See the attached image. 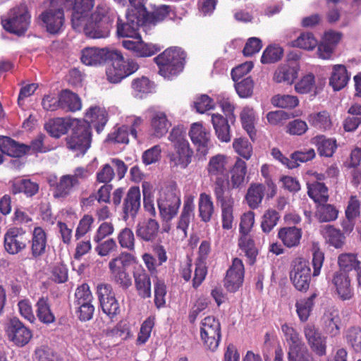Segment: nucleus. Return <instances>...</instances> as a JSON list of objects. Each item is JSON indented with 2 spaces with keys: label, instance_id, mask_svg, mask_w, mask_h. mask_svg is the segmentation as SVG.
Segmentation results:
<instances>
[{
  "label": "nucleus",
  "instance_id": "nucleus-2",
  "mask_svg": "<svg viewBox=\"0 0 361 361\" xmlns=\"http://www.w3.org/2000/svg\"><path fill=\"white\" fill-rule=\"evenodd\" d=\"M80 60L82 63L90 66L111 62V66L109 67L106 71L107 80L111 83L120 82L139 68L136 61L133 59L125 60L120 51L107 47L84 48L81 51Z\"/></svg>",
  "mask_w": 361,
  "mask_h": 361
},
{
  "label": "nucleus",
  "instance_id": "nucleus-48",
  "mask_svg": "<svg viewBox=\"0 0 361 361\" xmlns=\"http://www.w3.org/2000/svg\"><path fill=\"white\" fill-rule=\"evenodd\" d=\"M174 13L173 8L168 5H160L157 6L152 13L147 11L146 16V25H155L156 23L164 20L171 13Z\"/></svg>",
  "mask_w": 361,
  "mask_h": 361
},
{
  "label": "nucleus",
  "instance_id": "nucleus-37",
  "mask_svg": "<svg viewBox=\"0 0 361 361\" xmlns=\"http://www.w3.org/2000/svg\"><path fill=\"white\" fill-rule=\"evenodd\" d=\"M266 187L260 183H252L245 195V200L250 209H257L264 196Z\"/></svg>",
  "mask_w": 361,
  "mask_h": 361
},
{
  "label": "nucleus",
  "instance_id": "nucleus-13",
  "mask_svg": "<svg viewBox=\"0 0 361 361\" xmlns=\"http://www.w3.org/2000/svg\"><path fill=\"white\" fill-rule=\"evenodd\" d=\"M101 308L104 314L113 319L120 312V305L109 284H99L97 291Z\"/></svg>",
  "mask_w": 361,
  "mask_h": 361
},
{
  "label": "nucleus",
  "instance_id": "nucleus-8",
  "mask_svg": "<svg viewBox=\"0 0 361 361\" xmlns=\"http://www.w3.org/2000/svg\"><path fill=\"white\" fill-rule=\"evenodd\" d=\"M134 259L135 257L132 254L122 252L109 263V268L113 281L123 290H127L132 285L131 277L126 269Z\"/></svg>",
  "mask_w": 361,
  "mask_h": 361
},
{
  "label": "nucleus",
  "instance_id": "nucleus-61",
  "mask_svg": "<svg viewBox=\"0 0 361 361\" xmlns=\"http://www.w3.org/2000/svg\"><path fill=\"white\" fill-rule=\"evenodd\" d=\"M283 56V50L281 47L269 46L263 51L261 62L264 64L271 63L278 61Z\"/></svg>",
  "mask_w": 361,
  "mask_h": 361
},
{
  "label": "nucleus",
  "instance_id": "nucleus-33",
  "mask_svg": "<svg viewBox=\"0 0 361 361\" xmlns=\"http://www.w3.org/2000/svg\"><path fill=\"white\" fill-rule=\"evenodd\" d=\"M228 121H230V119L221 114H216L212 116V123L216 135L221 142H228L231 139Z\"/></svg>",
  "mask_w": 361,
  "mask_h": 361
},
{
  "label": "nucleus",
  "instance_id": "nucleus-24",
  "mask_svg": "<svg viewBox=\"0 0 361 361\" xmlns=\"http://www.w3.org/2000/svg\"><path fill=\"white\" fill-rule=\"evenodd\" d=\"M26 245L21 229L11 228L7 231L4 235V247L9 254H17L24 250Z\"/></svg>",
  "mask_w": 361,
  "mask_h": 361
},
{
  "label": "nucleus",
  "instance_id": "nucleus-54",
  "mask_svg": "<svg viewBox=\"0 0 361 361\" xmlns=\"http://www.w3.org/2000/svg\"><path fill=\"white\" fill-rule=\"evenodd\" d=\"M271 102L274 106L282 109H293L299 103L297 97L289 94L275 95L271 98Z\"/></svg>",
  "mask_w": 361,
  "mask_h": 361
},
{
  "label": "nucleus",
  "instance_id": "nucleus-23",
  "mask_svg": "<svg viewBox=\"0 0 361 361\" xmlns=\"http://www.w3.org/2000/svg\"><path fill=\"white\" fill-rule=\"evenodd\" d=\"M231 180L226 186V190L230 193V189L241 190L245 186V176L247 173V164L245 161L238 158L230 170Z\"/></svg>",
  "mask_w": 361,
  "mask_h": 361
},
{
  "label": "nucleus",
  "instance_id": "nucleus-49",
  "mask_svg": "<svg viewBox=\"0 0 361 361\" xmlns=\"http://www.w3.org/2000/svg\"><path fill=\"white\" fill-rule=\"evenodd\" d=\"M318 44L317 39L312 32H302L295 40L290 42V46L305 50H313Z\"/></svg>",
  "mask_w": 361,
  "mask_h": 361
},
{
  "label": "nucleus",
  "instance_id": "nucleus-20",
  "mask_svg": "<svg viewBox=\"0 0 361 361\" xmlns=\"http://www.w3.org/2000/svg\"><path fill=\"white\" fill-rule=\"evenodd\" d=\"M216 202L221 204L222 228L229 230L233 226L234 200L228 192L214 194Z\"/></svg>",
  "mask_w": 361,
  "mask_h": 361
},
{
  "label": "nucleus",
  "instance_id": "nucleus-32",
  "mask_svg": "<svg viewBox=\"0 0 361 361\" xmlns=\"http://www.w3.org/2000/svg\"><path fill=\"white\" fill-rule=\"evenodd\" d=\"M350 75L348 73L344 65L334 66L331 75L329 78V85L334 91H339L344 88L350 80Z\"/></svg>",
  "mask_w": 361,
  "mask_h": 361
},
{
  "label": "nucleus",
  "instance_id": "nucleus-52",
  "mask_svg": "<svg viewBox=\"0 0 361 361\" xmlns=\"http://www.w3.org/2000/svg\"><path fill=\"white\" fill-rule=\"evenodd\" d=\"M279 219L280 215L278 212L272 209L267 210L262 216L261 222L263 232L269 233L276 226Z\"/></svg>",
  "mask_w": 361,
  "mask_h": 361
},
{
  "label": "nucleus",
  "instance_id": "nucleus-28",
  "mask_svg": "<svg viewBox=\"0 0 361 361\" xmlns=\"http://www.w3.org/2000/svg\"><path fill=\"white\" fill-rule=\"evenodd\" d=\"M171 126V121L166 114L162 111H155L151 117L150 130L152 135L157 138L165 135Z\"/></svg>",
  "mask_w": 361,
  "mask_h": 361
},
{
  "label": "nucleus",
  "instance_id": "nucleus-60",
  "mask_svg": "<svg viewBox=\"0 0 361 361\" xmlns=\"http://www.w3.org/2000/svg\"><path fill=\"white\" fill-rule=\"evenodd\" d=\"M235 151L246 160H248L252 154V147L250 142L245 138L235 139L233 142Z\"/></svg>",
  "mask_w": 361,
  "mask_h": 361
},
{
  "label": "nucleus",
  "instance_id": "nucleus-17",
  "mask_svg": "<svg viewBox=\"0 0 361 361\" xmlns=\"http://www.w3.org/2000/svg\"><path fill=\"white\" fill-rule=\"evenodd\" d=\"M173 147V151L169 154L170 166L180 169L187 168L191 163L194 154L189 142H183Z\"/></svg>",
  "mask_w": 361,
  "mask_h": 361
},
{
  "label": "nucleus",
  "instance_id": "nucleus-46",
  "mask_svg": "<svg viewBox=\"0 0 361 361\" xmlns=\"http://www.w3.org/2000/svg\"><path fill=\"white\" fill-rule=\"evenodd\" d=\"M298 75V68L295 66L283 65L278 68L274 76L276 82L292 84Z\"/></svg>",
  "mask_w": 361,
  "mask_h": 361
},
{
  "label": "nucleus",
  "instance_id": "nucleus-38",
  "mask_svg": "<svg viewBox=\"0 0 361 361\" xmlns=\"http://www.w3.org/2000/svg\"><path fill=\"white\" fill-rule=\"evenodd\" d=\"M321 232L330 245L337 249L343 246L345 237L341 230L333 226L326 225L322 227Z\"/></svg>",
  "mask_w": 361,
  "mask_h": 361
},
{
  "label": "nucleus",
  "instance_id": "nucleus-57",
  "mask_svg": "<svg viewBox=\"0 0 361 361\" xmlns=\"http://www.w3.org/2000/svg\"><path fill=\"white\" fill-rule=\"evenodd\" d=\"M154 305L157 308L160 309L166 305V286L164 281L157 278L154 282Z\"/></svg>",
  "mask_w": 361,
  "mask_h": 361
},
{
  "label": "nucleus",
  "instance_id": "nucleus-21",
  "mask_svg": "<svg viewBox=\"0 0 361 361\" xmlns=\"http://www.w3.org/2000/svg\"><path fill=\"white\" fill-rule=\"evenodd\" d=\"M135 39V40L124 39L122 42V44L125 49L133 51V54L137 57H149L157 54L160 50L157 45L143 42L140 36Z\"/></svg>",
  "mask_w": 361,
  "mask_h": 361
},
{
  "label": "nucleus",
  "instance_id": "nucleus-30",
  "mask_svg": "<svg viewBox=\"0 0 361 361\" xmlns=\"http://www.w3.org/2000/svg\"><path fill=\"white\" fill-rule=\"evenodd\" d=\"M302 234L301 228L296 226H286L279 229L277 236L285 246L290 248L299 245Z\"/></svg>",
  "mask_w": 361,
  "mask_h": 361
},
{
  "label": "nucleus",
  "instance_id": "nucleus-59",
  "mask_svg": "<svg viewBox=\"0 0 361 361\" xmlns=\"http://www.w3.org/2000/svg\"><path fill=\"white\" fill-rule=\"evenodd\" d=\"M128 130L129 128L126 126L119 127L113 133H109L105 141L109 143L128 144L129 142Z\"/></svg>",
  "mask_w": 361,
  "mask_h": 361
},
{
  "label": "nucleus",
  "instance_id": "nucleus-7",
  "mask_svg": "<svg viewBox=\"0 0 361 361\" xmlns=\"http://www.w3.org/2000/svg\"><path fill=\"white\" fill-rule=\"evenodd\" d=\"M30 15L27 6L21 4L10 10L8 17L1 19V24L7 32L18 36L23 35L29 27Z\"/></svg>",
  "mask_w": 361,
  "mask_h": 361
},
{
  "label": "nucleus",
  "instance_id": "nucleus-31",
  "mask_svg": "<svg viewBox=\"0 0 361 361\" xmlns=\"http://www.w3.org/2000/svg\"><path fill=\"white\" fill-rule=\"evenodd\" d=\"M72 121L68 118H56L47 122L44 128L51 137L59 138L72 128Z\"/></svg>",
  "mask_w": 361,
  "mask_h": 361
},
{
  "label": "nucleus",
  "instance_id": "nucleus-26",
  "mask_svg": "<svg viewBox=\"0 0 361 361\" xmlns=\"http://www.w3.org/2000/svg\"><path fill=\"white\" fill-rule=\"evenodd\" d=\"M133 278L138 295L142 299L151 298V279L146 270L142 267L135 268L133 271Z\"/></svg>",
  "mask_w": 361,
  "mask_h": 361
},
{
  "label": "nucleus",
  "instance_id": "nucleus-9",
  "mask_svg": "<svg viewBox=\"0 0 361 361\" xmlns=\"http://www.w3.org/2000/svg\"><path fill=\"white\" fill-rule=\"evenodd\" d=\"M290 279L296 290L306 292L311 281V269L309 262L298 257L293 261L290 271Z\"/></svg>",
  "mask_w": 361,
  "mask_h": 361
},
{
  "label": "nucleus",
  "instance_id": "nucleus-35",
  "mask_svg": "<svg viewBox=\"0 0 361 361\" xmlns=\"http://www.w3.org/2000/svg\"><path fill=\"white\" fill-rule=\"evenodd\" d=\"M159 229V223L149 219L147 222L137 224L136 235L146 242L153 241L157 236Z\"/></svg>",
  "mask_w": 361,
  "mask_h": 361
},
{
  "label": "nucleus",
  "instance_id": "nucleus-14",
  "mask_svg": "<svg viewBox=\"0 0 361 361\" xmlns=\"http://www.w3.org/2000/svg\"><path fill=\"white\" fill-rule=\"evenodd\" d=\"M180 203V196L173 190L161 193L157 200L161 216L166 221H171L178 214Z\"/></svg>",
  "mask_w": 361,
  "mask_h": 361
},
{
  "label": "nucleus",
  "instance_id": "nucleus-58",
  "mask_svg": "<svg viewBox=\"0 0 361 361\" xmlns=\"http://www.w3.org/2000/svg\"><path fill=\"white\" fill-rule=\"evenodd\" d=\"M348 343L357 353H361V328L352 326L346 332Z\"/></svg>",
  "mask_w": 361,
  "mask_h": 361
},
{
  "label": "nucleus",
  "instance_id": "nucleus-50",
  "mask_svg": "<svg viewBox=\"0 0 361 361\" xmlns=\"http://www.w3.org/2000/svg\"><path fill=\"white\" fill-rule=\"evenodd\" d=\"M316 296L317 295L314 293L307 298L301 299L296 302L295 307L297 313L302 322L307 321L310 317V312L314 305V300Z\"/></svg>",
  "mask_w": 361,
  "mask_h": 361
},
{
  "label": "nucleus",
  "instance_id": "nucleus-6",
  "mask_svg": "<svg viewBox=\"0 0 361 361\" xmlns=\"http://www.w3.org/2000/svg\"><path fill=\"white\" fill-rule=\"evenodd\" d=\"M226 157L216 154L210 158L207 166L208 176L214 182V193L228 192L226 186L229 183L228 170L226 167Z\"/></svg>",
  "mask_w": 361,
  "mask_h": 361
},
{
  "label": "nucleus",
  "instance_id": "nucleus-15",
  "mask_svg": "<svg viewBox=\"0 0 361 361\" xmlns=\"http://www.w3.org/2000/svg\"><path fill=\"white\" fill-rule=\"evenodd\" d=\"M244 278V265L241 259L234 258L226 271L224 286L228 291L235 293L242 286Z\"/></svg>",
  "mask_w": 361,
  "mask_h": 361
},
{
  "label": "nucleus",
  "instance_id": "nucleus-18",
  "mask_svg": "<svg viewBox=\"0 0 361 361\" xmlns=\"http://www.w3.org/2000/svg\"><path fill=\"white\" fill-rule=\"evenodd\" d=\"M189 136L192 143L197 146V152L205 156L208 153L210 145L211 134L200 123H194L189 130Z\"/></svg>",
  "mask_w": 361,
  "mask_h": 361
},
{
  "label": "nucleus",
  "instance_id": "nucleus-42",
  "mask_svg": "<svg viewBox=\"0 0 361 361\" xmlns=\"http://www.w3.org/2000/svg\"><path fill=\"white\" fill-rule=\"evenodd\" d=\"M2 145L6 154L12 157H22L28 153L27 145L20 144L9 137L4 136Z\"/></svg>",
  "mask_w": 361,
  "mask_h": 361
},
{
  "label": "nucleus",
  "instance_id": "nucleus-56",
  "mask_svg": "<svg viewBox=\"0 0 361 361\" xmlns=\"http://www.w3.org/2000/svg\"><path fill=\"white\" fill-rule=\"evenodd\" d=\"M315 152L314 149H309L306 151H295L290 155V169L297 168L300 163H305L313 159L315 157Z\"/></svg>",
  "mask_w": 361,
  "mask_h": 361
},
{
  "label": "nucleus",
  "instance_id": "nucleus-4",
  "mask_svg": "<svg viewBox=\"0 0 361 361\" xmlns=\"http://www.w3.org/2000/svg\"><path fill=\"white\" fill-rule=\"evenodd\" d=\"M186 53L179 47H171L156 56L154 60L159 67V73L165 79L173 80L185 66Z\"/></svg>",
  "mask_w": 361,
  "mask_h": 361
},
{
  "label": "nucleus",
  "instance_id": "nucleus-1",
  "mask_svg": "<svg viewBox=\"0 0 361 361\" xmlns=\"http://www.w3.org/2000/svg\"><path fill=\"white\" fill-rule=\"evenodd\" d=\"M49 6L38 17L40 26L49 34L57 35L64 30V10L71 11L74 29L82 25L84 18L94 6L95 0H48Z\"/></svg>",
  "mask_w": 361,
  "mask_h": 361
},
{
  "label": "nucleus",
  "instance_id": "nucleus-63",
  "mask_svg": "<svg viewBox=\"0 0 361 361\" xmlns=\"http://www.w3.org/2000/svg\"><path fill=\"white\" fill-rule=\"evenodd\" d=\"M238 245L240 249L245 252V256L249 259L250 264L255 263L257 255V249L251 239H240Z\"/></svg>",
  "mask_w": 361,
  "mask_h": 361
},
{
  "label": "nucleus",
  "instance_id": "nucleus-11",
  "mask_svg": "<svg viewBox=\"0 0 361 361\" xmlns=\"http://www.w3.org/2000/svg\"><path fill=\"white\" fill-rule=\"evenodd\" d=\"M5 334L8 341L19 348L26 345L32 338V331L17 317L9 319Z\"/></svg>",
  "mask_w": 361,
  "mask_h": 361
},
{
  "label": "nucleus",
  "instance_id": "nucleus-44",
  "mask_svg": "<svg viewBox=\"0 0 361 361\" xmlns=\"http://www.w3.org/2000/svg\"><path fill=\"white\" fill-rule=\"evenodd\" d=\"M308 196L317 203H326L329 200L328 188L319 181L308 185Z\"/></svg>",
  "mask_w": 361,
  "mask_h": 361
},
{
  "label": "nucleus",
  "instance_id": "nucleus-19",
  "mask_svg": "<svg viewBox=\"0 0 361 361\" xmlns=\"http://www.w3.org/2000/svg\"><path fill=\"white\" fill-rule=\"evenodd\" d=\"M305 338L311 350L317 355L323 356L326 354V338L314 325L307 324L304 329Z\"/></svg>",
  "mask_w": 361,
  "mask_h": 361
},
{
  "label": "nucleus",
  "instance_id": "nucleus-27",
  "mask_svg": "<svg viewBox=\"0 0 361 361\" xmlns=\"http://www.w3.org/2000/svg\"><path fill=\"white\" fill-rule=\"evenodd\" d=\"M47 246V235L44 230L40 227H35L31 239V254L33 258L42 257L46 252Z\"/></svg>",
  "mask_w": 361,
  "mask_h": 361
},
{
  "label": "nucleus",
  "instance_id": "nucleus-51",
  "mask_svg": "<svg viewBox=\"0 0 361 361\" xmlns=\"http://www.w3.org/2000/svg\"><path fill=\"white\" fill-rule=\"evenodd\" d=\"M338 263L341 269L340 271L347 273L353 269H357L360 267V262L357 257L351 253H343L338 256Z\"/></svg>",
  "mask_w": 361,
  "mask_h": 361
},
{
  "label": "nucleus",
  "instance_id": "nucleus-47",
  "mask_svg": "<svg viewBox=\"0 0 361 361\" xmlns=\"http://www.w3.org/2000/svg\"><path fill=\"white\" fill-rule=\"evenodd\" d=\"M240 120L243 128L253 140L256 135L255 128V113L253 109L249 107L244 108L240 115Z\"/></svg>",
  "mask_w": 361,
  "mask_h": 361
},
{
  "label": "nucleus",
  "instance_id": "nucleus-62",
  "mask_svg": "<svg viewBox=\"0 0 361 361\" xmlns=\"http://www.w3.org/2000/svg\"><path fill=\"white\" fill-rule=\"evenodd\" d=\"M118 240L121 247L130 251L135 249V238L133 232L129 228H125L119 233Z\"/></svg>",
  "mask_w": 361,
  "mask_h": 361
},
{
  "label": "nucleus",
  "instance_id": "nucleus-39",
  "mask_svg": "<svg viewBox=\"0 0 361 361\" xmlns=\"http://www.w3.org/2000/svg\"><path fill=\"white\" fill-rule=\"evenodd\" d=\"M36 314L41 322L49 325L55 322V316L51 310L47 298H39L36 303Z\"/></svg>",
  "mask_w": 361,
  "mask_h": 361
},
{
  "label": "nucleus",
  "instance_id": "nucleus-22",
  "mask_svg": "<svg viewBox=\"0 0 361 361\" xmlns=\"http://www.w3.org/2000/svg\"><path fill=\"white\" fill-rule=\"evenodd\" d=\"M281 331L288 345V355L308 350L300 334L288 324L281 325Z\"/></svg>",
  "mask_w": 361,
  "mask_h": 361
},
{
  "label": "nucleus",
  "instance_id": "nucleus-43",
  "mask_svg": "<svg viewBox=\"0 0 361 361\" xmlns=\"http://www.w3.org/2000/svg\"><path fill=\"white\" fill-rule=\"evenodd\" d=\"M79 184V180L73 178L71 175H63L56 185L54 196L55 197H66L71 194L73 188Z\"/></svg>",
  "mask_w": 361,
  "mask_h": 361
},
{
  "label": "nucleus",
  "instance_id": "nucleus-29",
  "mask_svg": "<svg viewBox=\"0 0 361 361\" xmlns=\"http://www.w3.org/2000/svg\"><path fill=\"white\" fill-rule=\"evenodd\" d=\"M39 189V184L30 179L16 178L11 182V192L13 195L23 193L27 197H32L38 193Z\"/></svg>",
  "mask_w": 361,
  "mask_h": 361
},
{
  "label": "nucleus",
  "instance_id": "nucleus-10",
  "mask_svg": "<svg viewBox=\"0 0 361 361\" xmlns=\"http://www.w3.org/2000/svg\"><path fill=\"white\" fill-rule=\"evenodd\" d=\"M200 336L205 347L215 351L221 338L219 321L212 316L206 317L201 322Z\"/></svg>",
  "mask_w": 361,
  "mask_h": 361
},
{
  "label": "nucleus",
  "instance_id": "nucleus-53",
  "mask_svg": "<svg viewBox=\"0 0 361 361\" xmlns=\"http://www.w3.org/2000/svg\"><path fill=\"white\" fill-rule=\"evenodd\" d=\"M338 212L336 208L329 204L320 203L317 209L318 219L322 222L334 221L338 217Z\"/></svg>",
  "mask_w": 361,
  "mask_h": 361
},
{
  "label": "nucleus",
  "instance_id": "nucleus-3",
  "mask_svg": "<svg viewBox=\"0 0 361 361\" xmlns=\"http://www.w3.org/2000/svg\"><path fill=\"white\" fill-rule=\"evenodd\" d=\"M85 116L90 121L73 119L71 134L66 138V147L76 157H83L91 147L92 123L97 133H100L108 121L106 111L99 106H91Z\"/></svg>",
  "mask_w": 361,
  "mask_h": 361
},
{
  "label": "nucleus",
  "instance_id": "nucleus-16",
  "mask_svg": "<svg viewBox=\"0 0 361 361\" xmlns=\"http://www.w3.org/2000/svg\"><path fill=\"white\" fill-rule=\"evenodd\" d=\"M141 205V195L138 186L130 187L123 199L122 205L123 219L127 221L137 216Z\"/></svg>",
  "mask_w": 361,
  "mask_h": 361
},
{
  "label": "nucleus",
  "instance_id": "nucleus-34",
  "mask_svg": "<svg viewBox=\"0 0 361 361\" xmlns=\"http://www.w3.org/2000/svg\"><path fill=\"white\" fill-rule=\"evenodd\" d=\"M311 142L317 147V152L321 157H331L337 148L336 140L327 138L324 135H317L313 137Z\"/></svg>",
  "mask_w": 361,
  "mask_h": 361
},
{
  "label": "nucleus",
  "instance_id": "nucleus-41",
  "mask_svg": "<svg viewBox=\"0 0 361 361\" xmlns=\"http://www.w3.org/2000/svg\"><path fill=\"white\" fill-rule=\"evenodd\" d=\"M199 215L203 222H209L214 212V203L209 195L201 193L198 202Z\"/></svg>",
  "mask_w": 361,
  "mask_h": 361
},
{
  "label": "nucleus",
  "instance_id": "nucleus-12",
  "mask_svg": "<svg viewBox=\"0 0 361 361\" xmlns=\"http://www.w3.org/2000/svg\"><path fill=\"white\" fill-rule=\"evenodd\" d=\"M146 16L137 14L133 11H128L126 13V21L123 22L118 17L116 25V33L119 37L136 38L139 35L137 31L140 27L146 25Z\"/></svg>",
  "mask_w": 361,
  "mask_h": 361
},
{
  "label": "nucleus",
  "instance_id": "nucleus-45",
  "mask_svg": "<svg viewBox=\"0 0 361 361\" xmlns=\"http://www.w3.org/2000/svg\"><path fill=\"white\" fill-rule=\"evenodd\" d=\"M308 121L311 126L321 130H329L332 126L329 113L326 111L310 114Z\"/></svg>",
  "mask_w": 361,
  "mask_h": 361
},
{
  "label": "nucleus",
  "instance_id": "nucleus-36",
  "mask_svg": "<svg viewBox=\"0 0 361 361\" xmlns=\"http://www.w3.org/2000/svg\"><path fill=\"white\" fill-rule=\"evenodd\" d=\"M61 109L66 111H76L82 107L81 100L78 95L69 90H63L59 94Z\"/></svg>",
  "mask_w": 361,
  "mask_h": 361
},
{
  "label": "nucleus",
  "instance_id": "nucleus-40",
  "mask_svg": "<svg viewBox=\"0 0 361 361\" xmlns=\"http://www.w3.org/2000/svg\"><path fill=\"white\" fill-rule=\"evenodd\" d=\"M195 204L192 198H188L184 201L183 208L181 212L176 228L183 232L184 236L187 235L190 219L194 216Z\"/></svg>",
  "mask_w": 361,
  "mask_h": 361
},
{
  "label": "nucleus",
  "instance_id": "nucleus-25",
  "mask_svg": "<svg viewBox=\"0 0 361 361\" xmlns=\"http://www.w3.org/2000/svg\"><path fill=\"white\" fill-rule=\"evenodd\" d=\"M331 281L341 300H348L353 298V290L351 288L350 281L347 273L342 271H336Z\"/></svg>",
  "mask_w": 361,
  "mask_h": 361
},
{
  "label": "nucleus",
  "instance_id": "nucleus-55",
  "mask_svg": "<svg viewBox=\"0 0 361 361\" xmlns=\"http://www.w3.org/2000/svg\"><path fill=\"white\" fill-rule=\"evenodd\" d=\"M235 89L241 98L250 97L253 94L254 82L250 76L235 82Z\"/></svg>",
  "mask_w": 361,
  "mask_h": 361
},
{
  "label": "nucleus",
  "instance_id": "nucleus-64",
  "mask_svg": "<svg viewBox=\"0 0 361 361\" xmlns=\"http://www.w3.org/2000/svg\"><path fill=\"white\" fill-rule=\"evenodd\" d=\"M35 355L39 361H61L59 355L47 346L36 349Z\"/></svg>",
  "mask_w": 361,
  "mask_h": 361
},
{
  "label": "nucleus",
  "instance_id": "nucleus-5",
  "mask_svg": "<svg viewBox=\"0 0 361 361\" xmlns=\"http://www.w3.org/2000/svg\"><path fill=\"white\" fill-rule=\"evenodd\" d=\"M116 16L114 11L104 7H97L84 26L83 30L85 35L92 39L109 37Z\"/></svg>",
  "mask_w": 361,
  "mask_h": 361
}]
</instances>
